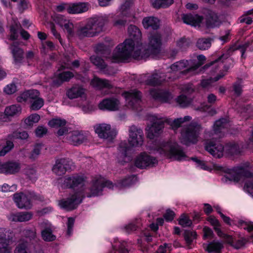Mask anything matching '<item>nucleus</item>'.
<instances>
[{
  "instance_id": "680f3d73",
  "label": "nucleus",
  "mask_w": 253,
  "mask_h": 253,
  "mask_svg": "<svg viewBox=\"0 0 253 253\" xmlns=\"http://www.w3.org/2000/svg\"><path fill=\"white\" fill-rule=\"evenodd\" d=\"M174 216V212L170 209L167 210L165 213L163 215L164 218L168 222H171L173 220Z\"/></svg>"
},
{
  "instance_id": "a19ab883",
  "label": "nucleus",
  "mask_w": 253,
  "mask_h": 253,
  "mask_svg": "<svg viewBox=\"0 0 253 253\" xmlns=\"http://www.w3.org/2000/svg\"><path fill=\"white\" fill-rule=\"evenodd\" d=\"M188 65L189 63L188 60H181L171 65L170 68L173 72L180 71L181 75H183L181 74V72L183 71L182 70L186 68ZM184 70H183V71Z\"/></svg>"
},
{
  "instance_id": "20e7f679",
  "label": "nucleus",
  "mask_w": 253,
  "mask_h": 253,
  "mask_svg": "<svg viewBox=\"0 0 253 253\" xmlns=\"http://www.w3.org/2000/svg\"><path fill=\"white\" fill-rule=\"evenodd\" d=\"M205 148L213 157L216 158H221L224 152L229 157L238 155L241 152L239 144L234 142H228L224 146L221 144L210 141L206 143Z\"/></svg>"
},
{
  "instance_id": "8fccbe9b",
  "label": "nucleus",
  "mask_w": 253,
  "mask_h": 253,
  "mask_svg": "<svg viewBox=\"0 0 253 253\" xmlns=\"http://www.w3.org/2000/svg\"><path fill=\"white\" fill-rule=\"evenodd\" d=\"M39 91L36 89L29 90L23 94L22 97L25 101L27 100V97L34 100L39 98Z\"/></svg>"
},
{
  "instance_id": "338daca9",
  "label": "nucleus",
  "mask_w": 253,
  "mask_h": 253,
  "mask_svg": "<svg viewBox=\"0 0 253 253\" xmlns=\"http://www.w3.org/2000/svg\"><path fill=\"white\" fill-rule=\"evenodd\" d=\"M23 234L26 238H29L30 240H34L36 237V232L30 229L24 230Z\"/></svg>"
},
{
  "instance_id": "2f4dec72",
  "label": "nucleus",
  "mask_w": 253,
  "mask_h": 253,
  "mask_svg": "<svg viewBox=\"0 0 253 253\" xmlns=\"http://www.w3.org/2000/svg\"><path fill=\"white\" fill-rule=\"evenodd\" d=\"M84 93V89L83 87L75 85L67 91L66 95L70 99H73L81 97Z\"/></svg>"
},
{
  "instance_id": "ea45409f",
  "label": "nucleus",
  "mask_w": 253,
  "mask_h": 253,
  "mask_svg": "<svg viewBox=\"0 0 253 253\" xmlns=\"http://www.w3.org/2000/svg\"><path fill=\"white\" fill-rule=\"evenodd\" d=\"M21 111V108L19 105H12L5 108L4 115L7 117H12L20 114Z\"/></svg>"
},
{
  "instance_id": "393cba45",
  "label": "nucleus",
  "mask_w": 253,
  "mask_h": 253,
  "mask_svg": "<svg viewBox=\"0 0 253 253\" xmlns=\"http://www.w3.org/2000/svg\"><path fill=\"white\" fill-rule=\"evenodd\" d=\"M12 56L16 63L21 62L23 59V50L19 47V42H13L9 46Z\"/></svg>"
},
{
  "instance_id": "e2e57ef3",
  "label": "nucleus",
  "mask_w": 253,
  "mask_h": 253,
  "mask_svg": "<svg viewBox=\"0 0 253 253\" xmlns=\"http://www.w3.org/2000/svg\"><path fill=\"white\" fill-rule=\"evenodd\" d=\"M232 87L235 95L240 96L243 92L242 85L239 83L235 82L233 84Z\"/></svg>"
},
{
  "instance_id": "2eb2a0df",
  "label": "nucleus",
  "mask_w": 253,
  "mask_h": 253,
  "mask_svg": "<svg viewBox=\"0 0 253 253\" xmlns=\"http://www.w3.org/2000/svg\"><path fill=\"white\" fill-rule=\"evenodd\" d=\"M120 101L115 97L103 99L98 104V108L103 111H115L119 110Z\"/></svg>"
},
{
  "instance_id": "a18cd8bd",
  "label": "nucleus",
  "mask_w": 253,
  "mask_h": 253,
  "mask_svg": "<svg viewBox=\"0 0 253 253\" xmlns=\"http://www.w3.org/2000/svg\"><path fill=\"white\" fill-rule=\"evenodd\" d=\"M42 239L46 242H52L56 239V236L52 234L51 229L45 228L41 232Z\"/></svg>"
},
{
  "instance_id": "39448f33",
  "label": "nucleus",
  "mask_w": 253,
  "mask_h": 253,
  "mask_svg": "<svg viewBox=\"0 0 253 253\" xmlns=\"http://www.w3.org/2000/svg\"><path fill=\"white\" fill-rule=\"evenodd\" d=\"M157 150L161 155L177 161L185 160L187 158L182 147L170 140L161 141L157 146Z\"/></svg>"
},
{
  "instance_id": "c85d7f7f",
  "label": "nucleus",
  "mask_w": 253,
  "mask_h": 253,
  "mask_svg": "<svg viewBox=\"0 0 253 253\" xmlns=\"http://www.w3.org/2000/svg\"><path fill=\"white\" fill-rule=\"evenodd\" d=\"M89 190V192L86 193V197L88 198L96 197L102 194L103 189L101 187L100 181L98 180L93 181Z\"/></svg>"
},
{
  "instance_id": "f257e3e1",
  "label": "nucleus",
  "mask_w": 253,
  "mask_h": 253,
  "mask_svg": "<svg viewBox=\"0 0 253 253\" xmlns=\"http://www.w3.org/2000/svg\"><path fill=\"white\" fill-rule=\"evenodd\" d=\"M128 33L129 39L119 44L116 47L117 51L113 55V59L116 62H125L129 59L134 48L135 42H138L141 40V32L137 26L129 25Z\"/></svg>"
},
{
  "instance_id": "0eeeda50",
  "label": "nucleus",
  "mask_w": 253,
  "mask_h": 253,
  "mask_svg": "<svg viewBox=\"0 0 253 253\" xmlns=\"http://www.w3.org/2000/svg\"><path fill=\"white\" fill-rule=\"evenodd\" d=\"M201 126L198 124H191L181 132L182 142L186 146L196 144L198 141Z\"/></svg>"
},
{
  "instance_id": "603ef678",
  "label": "nucleus",
  "mask_w": 253,
  "mask_h": 253,
  "mask_svg": "<svg viewBox=\"0 0 253 253\" xmlns=\"http://www.w3.org/2000/svg\"><path fill=\"white\" fill-rule=\"evenodd\" d=\"M190 44L189 39H186L185 37L180 38L176 42V46L181 51L186 50Z\"/></svg>"
},
{
  "instance_id": "4d7b16f0",
  "label": "nucleus",
  "mask_w": 253,
  "mask_h": 253,
  "mask_svg": "<svg viewBox=\"0 0 253 253\" xmlns=\"http://www.w3.org/2000/svg\"><path fill=\"white\" fill-rule=\"evenodd\" d=\"M40 119V116L37 114H33L26 119L25 123L28 126H32L33 123L39 122Z\"/></svg>"
},
{
  "instance_id": "cd10ccee",
  "label": "nucleus",
  "mask_w": 253,
  "mask_h": 253,
  "mask_svg": "<svg viewBox=\"0 0 253 253\" xmlns=\"http://www.w3.org/2000/svg\"><path fill=\"white\" fill-rule=\"evenodd\" d=\"M33 216V214L31 212L23 211L12 214L10 219L14 222H26L30 220Z\"/></svg>"
},
{
  "instance_id": "bf43d9fd",
  "label": "nucleus",
  "mask_w": 253,
  "mask_h": 253,
  "mask_svg": "<svg viewBox=\"0 0 253 253\" xmlns=\"http://www.w3.org/2000/svg\"><path fill=\"white\" fill-rule=\"evenodd\" d=\"M197 234L195 232H191L189 230H185L183 237L185 241L188 244H191L193 240L192 238H196Z\"/></svg>"
},
{
  "instance_id": "a211bd4d",
  "label": "nucleus",
  "mask_w": 253,
  "mask_h": 253,
  "mask_svg": "<svg viewBox=\"0 0 253 253\" xmlns=\"http://www.w3.org/2000/svg\"><path fill=\"white\" fill-rule=\"evenodd\" d=\"M149 49L152 54H158L161 50L162 44V36L159 33H155L149 37Z\"/></svg>"
},
{
  "instance_id": "49530a36",
  "label": "nucleus",
  "mask_w": 253,
  "mask_h": 253,
  "mask_svg": "<svg viewBox=\"0 0 253 253\" xmlns=\"http://www.w3.org/2000/svg\"><path fill=\"white\" fill-rule=\"evenodd\" d=\"M176 102L180 107L186 108L190 105L191 100L186 95L181 94L177 97Z\"/></svg>"
},
{
  "instance_id": "ddd939ff",
  "label": "nucleus",
  "mask_w": 253,
  "mask_h": 253,
  "mask_svg": "<svg viewBox=\"0 0 253 253\" xmlns=\"http://www.w3.org/2000/svg\"><path fill=\"white\" fill-rule=\"evenodd\" d=\"M67 122L64 119L54 118L48 122V125L52 128H59L56 132L57 136H61L68 132V128L66 126Z\"/></svg>"
},
{
  "instance_id": "3c124183",
  "label": "nucleus",
  "mask_w": 253,
  "mask_h": 253,
  "mask_svg": "<svg viewBox=\"0 0 253 253\" xmlns=\"http://www.w3.org/2000/svg\"><path fill=\"white\" fill-rule=\"evenodd\" d=\"M30 109L37 111L40 109L44 105V100L42 98L39 97L33 101H31Z\"/></svg>"
},
{
  "instance_id": "c9c22d12",
  "label": "nucleus",
  "mask_w": 253,
  "mask_h": 253,
  "mask_svg": "<svg viewBox=\"0 0 253 253\" xmlns=\"http://www.w3.org/2000/svg\"><path fill=\"white\" fill-rule=\"evenodd\" d=\"M135 178L136 176L135 175H131L122 179L119 180L116 183V186L119 188H124L129 186L133 183Z\"/></svg>"
},
{
  "instance_id": "dca6fc26",
  "label": "nucleus",
  "mask_w": 253,
  "mask_h": 253,
  "mask_svg": "<svg viewBox=\"0 0 253 253\" xmlns=\"http://www.w3.org/2000/svg\"><path fill=\"white\" fill-rule=\"evenodd\" d=\"M13 200L17 207L21 209H30L33 206L31 200L28 196L23 193L14 194Z\"/></svg>"
},
{
  "instance_id": "1a4fd4ad",
  "label": "nucleus",
  "mask_w": 253,
  "mask_h": 253,
  "mask_svg": "<svg viewBox=\"0 0 253 253\" xmlns=\"http://www.w3.org/2000/svg\"><path fill=\"white\" fill-rule=\"evenodd\" d=\"M158 164L157 159L145 152H141L134 160V165L136 167L143 169L148 167H154Z\"/></svg>"
},
{
  "instance_id": "c756f323",
  "label": "nucleus",
  "mask_w": 253,
  "mask_h": 253,
  "mask_svg": "<svg viewBox=\"0 0 253 253\" xmlns=\"http://www.w3.org/2000/svg\"><path fill=\"white\" fill-rule=\"evenodd\" d=\"M198 62L195 65L184 69L181 72L183 75H191L196 71L200 67L204 64L206 60V57L204 55H199L197 56Z\"/></svg>"
},
{
  "instance_id": "7ed1b4c3",
  "label": "nucleus",
  "mask_w": 253,
  "mask_h": 253,
  "mask_svg": "<svg viewBox=\"0 0 253 253\" xmlns=\"http://www.w3.org/2000/svg\"><path fill=\"white\" fill-rule=\"evenodd\" d=\"M129 139L122 141L118 148L119 154L123 158H126L132 150V147L140 146L143 143V131L135 126H132L129 129Z\"/></svg>"
},
{
  "instance_id": "de8ad7c7",
  "label": "nucleus",
  "mask_w": 253,
  "mask_h": 253,
  "mask_svg": "<svg viewBox=\"0 0 253 253\" xmlns=\"http://www.w3.org/2000/svg\"><path fill=\"white\" fill-rule=\"evenodd\" d=\"M162 81L160 79V76L158 74L152 75L146 80V84L151 86H156L161 84Z\"/></svg>"
},
{
  "instance_id": "6e6d98bb",
  "label": "nucleus",
  "mask_w": 253,
  "mask_h": 253,
  "mask_svg": "<svg viewBox=\"0 0 253 253\" xmlns=\"http://www.w3.org/2000/svg\"><path fill=\"white\" fill-rule=\"evenodd\" d=\"M53 20L61 28H63L65 24L69 21V20L66 19L64 16L61 14H57L55 15L53 18Z\"/></svg>"
},
{
  "instance_id": "7c9ffc66",
  "label": "nucleus",
  "mask_w": 253,
  "mask_h": 253,
  "mask_svg": "<svg viewBox=\"0 0 253 253\" xmlns=\"http://www.w3.org/2000/svg\"><path fill=\"white\" fill-rule=\"evenodd\" d=\"M236 49H237L234 48L233 46L230 47L224 52L222 53V54L218 57V58L214 61L211 62L210 63L206 64L204 66V68H207L211 65H212L214 63L219 61L223 62L225 60L227 59L232 54L233 52Z\"/></svg>"
},
{
  "instance_id": "f3484780",
  "label": "nucleus",
  "mask_w": 253,
  "mask_h": 253,
  "mask_svg": "<svg viewBox=\"0 0 253 253\" xmlns=\"http://www.w3.org/2000/svg\"><path fill=\"white\" fill-rule=\"evenodd\" d=\"M164 127L163 121L159 120L153 122L151 126H148L146 128L147 137L150 139H153L161 133Z\"/></svg>"
},
{
  "instance_id": "0e129e2a",
  "label": "nucleus",
  "mask_w": 253,
  "mask_h": 253,
  "mask_svg": "<svg viewBox=\"0 0 253 253\" xmlns=\"http://www.w3.org/2000/svg\"><path fill=\"white\" fill-rule=\"evenodd\" d=\"M190 159L195 162L197 165V167H199L200 169L204 170H207L208 169V167L206 165L204 161L200 160L196 157H191Z\"/></svg>"
},
{
  "instance_id": "5fc2aeb1",
  "label": "nucleus",
  "mask_w": 253,
  "mask_h": 253,
  "mask_svg": "<svg viewBox=\"0 0 253 253\" xmlns=\"http://www.w3.org/2000/svg\"><path fill=\"white\" fill-rule=\"evenodd\" d=\"M95 52L97 54L105 55L109 52V48L103 43H99L95 47Z\"/></svg>"
},
{
  "instance_id": "052dcab7",
  "label": "nucleus",
  "mask_w": 253,
  "mask_h": 253,
  "mask_svg": "<svg viewBox=\"0 0 253 253\" xmlns=\"http://www.w3.org/2000/svg\"><path fill=\"white\" fill-rule=\"evenodd\" d=\"M62 28L65 31H66L68 36L73 37L74 36V25L70 20L65 24Z\"/></svg>"
},
{
  "instance_id": "79ce46f5",
  "label": "nucleus",
  "mask_w": 253,
  "mask_h": 253,
  "mask_svg": "<svg viewBox=\"0 0 253 253\" xmlns=\"http://www.w3.org/2000/svg\"><path fill=\"white\" fill-rule=\"evenodd\" d=\"M222 248L223 245L220 242L212 241L208 244L206 251L209 253H220Z\"/></svg>"
},
{
  "instance_id": "37998d69",
  "label": "nucleus",
  "mask_w": 253,
  "mask_h": 253,
  "mask_svg": "<svg viewBox=\"0 0 253 253\" xmlns=\"http://www.w3.org/2000/svg\"><path fill=\"white\" fill-rule=\"evenodd\" d=\"M228 175H224L221 178V181L224 183H230L232 181L238 182L240 180V178L238 172L232 171L230 173H226Z\"/></svg>"
},
{
  "instance_id": "6e6552de",
  "label": "nucleus",
  "mask_w": 253,
  "mask_h": 253,
  "mask_svg": "<svg viewBox=\"0 0 253 253\" xmlns=\"http://www.w3.org/2000/svg\"><path fill=\"white\" fill-rule=\"evenodd\" d=\"M88 4L85 2L62 3L57 6V11L62 12L66 10L69 14H78L88 10Z\"/></svg>"
},
{
  "instance_id": "6ab92c4d",
  "label": "nucleus",
  "mask_w": 253,
  "mask_h": 253,
  "mask_svg": "<svg viewBox=\"0 0 253 253\" xmlns=\"http://www.w3.org/2000/svg\"><path fill=\"white\" fill-rule=\"evenodd\" d=\"M216 169L224 173H230L232 171L238 172V175L240 178L241 176L245 178H252L253 177V173L243 167H234L232 169L228 168L226 167L217 166Z\"/></svg>"
},
{
  "instance_id": "a878e982",
  "label": "nucleus",
  "mask_w": 253,
  "mask_h": 253,
  "mask_svg": "<svg viewBox=\"0 0 253 253\" xmlns=\"http://www.w3.org/2000/svg\"><path fill=\"white\" fill-rule=\"evenodd\" d=\"M122 11L120 13L121 18L116 20L114 23V26L124 27L127 22V17H128L129 5L126 2L121 6Z\"/></svg>"
},
{
  "instance_id": "412c9836",
  "label": "nucleus",
  "mask_w": 253,
  "mask_h": 253,
  "mask_svg": "<svg viewBox=\"0 0 253 253\" xmlns=\"http://www.w3.org/2000/svg\"><path fill=\"white\" fill-rule=\"evenodd\" d=\"M68 140L74 146H78L87 140V136L82 130H73L68 134Z\"/></svg>"
},
{
  "instance_id": "9d476101",
  "label": "nucleus",
  "mask_w": 253,
  "mask_h": 253,
  "mask_svg": "<svg viewBox=\"0 0 253 253\" xmlns=\"http://www.w3.org/2000/svg\"><path fill=\"white\" fill-rule=\"evenodd\" d=\"M95 133L101 138L113 140L117 135L116 131L111 129V126L106 124H97L94 126Z\"/></svg>"
},
{
  "instance_id": "13d9d810",
  "label": "nucleus",
  "mask_w": 253,
  "mask_h": 253,
  "mask_svg": "<svg viewBox=\"0 0 253 253\" xmlns=\"http://www.w3.org/2000/svg\"><path fill=\"white\" fill-rule=\"evenodd\" d=\"M14 147L13 142L8 140L6 142V144L2 147L0 151V156H4L7 153L9 152Z\"/></svg>"
},
{
  "instance_id": "473e14b6",
  "label": "nucleus",
  "mask_w": 253,
  "mask_h": 253,
  "mask_svg": "<svg viewBox=\"0 0 253 253\" xmlns=\"http://www.w3.org/2000/svg\"><path fill=\"white\" fill-rule=\"evenodd\" d=\"M1 231H2V229H0V253H9L10 239L6 238V235L1 233Z\"/></svg>"
},
{
  "instance_id": "aec40b11",
  "label": "nucleus",
  "mask_w": 253,
  "mask_h": 253,
  "mask_svg": "<svg viewBox=\"0 0 253 253\" xmlns=\"http://www.w3.org/2000/svg\"><path fill=\"white\" fill-rule=\"evenodd\" d=\"M183 22L193 27H200L203 24L204 16L198 14L187 13L184 14L182 16Z\"/></svg>"
},
{
  "instance_id": "4be33fe9",
  "label": "nucleus",
  "mask_w": 253,
  "mask_h": 253,
  "mask_svg": "<svg viewBox=\"0 0 253 253\" xmlns=\"http://www.w3.org/2000/svg\"><path fill=\"white\" fill-rule=\"evenodd\" d=\"M141 91L137 90L126 92L125 97L128 102V105L133 108L136 107L141 102Z\"/></svg>"
},
{
  "instance_id": "b1692460",
  "label": "nucleus",
  "mask_w": 253,
  "mask_h": 253,
  "mask_svg": "<svg viewBox=\"0 0 253 253\" xmlns=\"http://www.w3.org/2000/svg\"><path fill=\"white\" fill-rule=\"evenodd\" d=\"M74 77V74L71 71H63L58 74L53 80V84L57 87L60 86L64 82H69Z\"/></svg>"
},
{
  "instance_id": "774afa93",
  "label": "nucleus",
  "mask_w": 253,
  "mask_h": 253,
  "mask_svg": "<svg viewBox=\"0 0 253 253\" xmlns=\"http://www.w3.org/2000/svg\"><path fill=\"white\" fill-rule=\"evenodd\" d=\"M35 134L37 137H42L44 134H46L47 129L43 126H39L35 129Z\"/></svg>"
},
{
  "instance_id": "c03bdc74",
  "label": "nucleus",
  "mask_w": 253,
  "mask_h": 253,
  "mask_svg": "<svg viewBox=\"0 0 253 253\" xmlns=\"http://www.w3.org/2000/svg\"><path fill=\"white\" fill-rule=\"evenodd\" d=\"M211 38H201L197 41L196 46L200 50H206L211 47Z\"/></svg>"
},
{
  "instance_id": "4c0bfd02",
  "label": "nucleus",
  "mask_w": 253,
  "mask_h": 253,
  "mask_svg": "<svg viewBox=\"0 0 253 253\" xmlns=\"http://www.w3.org/2000/svg\"><path fill=\"white\" fill-rule=\"evenodd\" d=\"M207 220L213 227V229L216 232L217 235L221 236L222 235L223 232L220 229L221 224L219 220L212 215L209 216L207 218Z\"/></svg>"
},
{
  "instance_id": "f03ea898",
  "label": "nucleus",
  "mask_w": 253,
  "mask_h": 253,
  "mask_svg": "<svg viewBox=\"0 0 253 253\" xmlns=\"http://www.w3.org/2000/svg\"><path fill=\"white\" fill-rule=\"evenodd\" d=\"M108 18L106 15H95L90 18L84 26L78 28L77 35L81 38L93 37L102 32Z\"/></svg>"
},
{
  "instance_id": "bb28decb",
  "label": "nucleus",
  "mask_w": 253,
  "mask_h": 253,
  "mask_svg": "<svg viewBox=\"0 0 253 253\" xmlns=\"http://www.w3.org/2000/svg\"><path fill=\"white\" fill-rule=\"evenodd\" d=\"M144 28L146 29L157 30L160 27V20L155 17H145L142 21Z\"/></svg>"
},
{
  "instance_id": "58836bf2",
  "label": "nucleus",
  "mask_w": 253,
  "mask_h": 253,
  "mask_svg": "<svg viewBox=\"0 0 253 253\" xmlns=\"http://www.w3.org/2000/svg\"><path fill=\"white\" fill-rule=\"evenodd\" d=\"M91 63L96 66L97 68L102 71L107 66L104 60L100 57L96 55H92L90 57Z\"/></svg>"
},
{
  "instance_id": "09e8293b",
  "label": "nucleus",
  "mask_w": 253,
  "mask_h": 253,
  "mask_svg": "<svg viewBox=\"0 0 253 253\" xmlns=\"http://www.w3.org/2000/svg\"><path fill=\"white\" fill-rule=\"evenodd\" d=\"M227 123V119L221 118L216 121L213 126V128L215 133H219L221 129L224 128L225 125Z\"/></svg>"
},
{
  "instance_id": "864d4df0",
  "label": "nucleus",
  "mask_w": 253,
  "mask_h": 253,
  "mask_svg": "<svg viewBox=\"0 0 253 253\" xmlns=\"http://www.w3.org/2000/svg\"><path fill=\"white\" fill-rule=\"evenodd\" d=\"M178 224L183 227H190L192 224V221L184 213L181 215L178 220Z\"/></svg>"
},
{
  "instance_id": "e433bc0d",
  "label": "nucleus",
  "mask_w": 253,
  "mask_h": 253,
  "mask_svg": "<svg viewBox=\"0 0 253 253\" xmlns=\"http://www.w3.org/2000/svg\"><path fill=\"white\" fill-rule=\"evenodd\" d=\"M92 82L94 86L100 88H112V85L110 84L108 80L106 79H102L98 78H94Z\"/></svg>"
},
{
  "instance_id": "69168bd1",
  "label": "nucleus",
  "mask_w": 253,
  "mask_h": 253,
  "mask_svg": "<svg viewBox=\"0 0 253 253\" xmlns=\"http://www.w3.org/2000/svg\"><path fill=\"white\" fill-rule=\"evenodd\" d=\"M204 235L203 239H207L209 238H213L214 236L213 232L212 229L208 226H205L203 230Z\"/></svg>"
},
{
  "instance_id": "f704fd0d",
  "label": "nucleus",
  "mask_w": 253,
  "mask_h": 253,
  "mask_svg": "<svg viewBox=\"0 0 253 253\" xmlns=\"http://www.w3.org/2000/svg\"><path fill=\"white\" fill-rule=\"evenodd\" d=\"M247 243V240L244 238L236 239L229 236L228 238V243L234 248L239 249L244 246Z\"/></svg>"
},
{
  "instance_id": "f8f14e48",
  "label": "nucleus",
  "mask_w": 253,
  "mask_h": 253,
  "mask_svg": "<svg viewBox=\"0 0 253 253\" xmlns=\"http://www.w3.org/2000/svg\"><path fill=\"white\" fill-rule=\"evenodd\" d=\"M72 164L73 162L68 159H57L52 168V171L57 175H63L66 171L72 169Z\"/></svg>"
},
{
  "instance_id": "72a5a7b5",
  "label": "nucleus",
  "mask_w": 253,
  "mask_h": 253,
  "mask_svg": "<svg viewBox=\"0 0 253 253\" xmlns=\"http://www.w3.org/2000/svg\"><path fill=\"white\" fill-rule=\"evenodd\" d=\"M173 2V0H151L153 7L157 9L168 8Z\"/></svg>"
},
{
  "instance_id": "4468645a",
  "label": "nucleus",
  "mask_w": 253,
  "mask_h": 253,
  "mask_svg": "<svg viewBox=\"0 0 253 253\" xmlns=\"http://www.w3.org/2000/svg\"><path fill=\"white\" fill-rule=\"evenodd\" d=\"M150 95L155 100L161 103H168L171 99V93L165 89L152 88Z\"/></svg>"
},
{
  "instance_id": "9b49d317",
  "label": "nucleus",
  "mask_w": 253,
  "mask_h": 253,
  "mask_svg": "<svg viewBox=\"0 0 253 253\" xmlns=\"http://www.w3.org/2000/svg\"><path fill=\"white\" fill-rule=\"evenodd\" d=\"M203 14L205 19L203 24L207 29H212L220 25V20L215 12L210 9H206L204 10Z\"/></svg>"
},
{
  "instance_id": "423d86ee",
  "label": "nucleus",
  "mask_w": 253,
  "mask_h": 253,
  "mask_svg": "<svg viewBox=\"0 0 253 253\" xmlns=\"http://www.w3.org/2000/svg\"><path fill=\"white\" fill-rule=\"evenodd\" d=\"M85 198L83 190L76 191L70 197L62 199L59 202L60 207L67 211L76 209L81 204Z\"/></svg>"
},
{
  "instance_id": "5701e85b",
  "label": "nucleus",
  "mask_w": 253,
  "mask_h": 253,
  "mask_svg": "<svg viewBox=\"0 0 253 253\" xmlns=\"http://www.w3.org/2000/svg\"><path fill=\"white\" fill-rule=\"evenodd\" d=\"M84 179L82 175L78 174H73L71 176H66L64 180V184L66 187L74 189L84 183Z\"/></svg>"
}]
</instances>
